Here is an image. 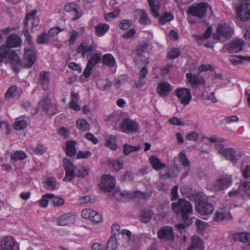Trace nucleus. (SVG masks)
<instances>
[{
    "mask_svg": "<svg viewBox=\"0 0 250 250\" xmlns=\"http://www.w3.org/2000/svg\"><path fill=\"white\" fill-rule=\"evenodd\" d=\"M191 189L188 187H183L180 188L181 194L190 200H195V210L202 215L211 214L214 208L212 204L208 201V198L200 193H190Z\"/></svg>",
    "mask_w": 250,
    "mask_h": 250,
    "instance_id": "1",
    "label": "nucleus"
},
{
    "mask_svg": "<svg viewBox=\"0 0 250 250\" xmlns=\"http://www.w3.org/2000/svg\"><path fill=\"white\" fill-rule=\"evenodd\" d=\"M171 208L173 211L177 215H181L182 220L186 223L193 213V207L191 203L181 198L176 202L172 203Z\"/></svg>",
    "mask_w": 250,
    "mask_h": 250,
    "instance_id": "2",
    "label": "nucleus"
},
{
    "mask_svg": "<svg viewBox=\"0 0 250 250\" xmlns=\"http://www.w3.org/2000/svg\"><path fill=\"white\" fill-rule=\"evenodd\" d=\"M22 33L26 38V42L30 46L29 48H26L24 49L23 65L24 67L30 68L33 65L36 60V49L33 46V42L31 36L29 33L28 28H23Z\"/></svg>",
    "mask_w": 250,
    "mask_h": 250,
    "instance_id": "3",
    "label": "nucleus"
},
{
    "mask_svg": "<svg viewBox=\"0 0 250 250\" xmlns=\"http://www.w3.org/2000/svg\"><path fill=\"white\" fill-rule=\"evenodd\" d=\"M236 15L243 21L250 20V0H242L235 8Z\"/></svg>",
    "mask_w": 250,
    "mask_h": 250,
    "instance_id": "4",
    "label": "nucleus"
},
{
    "mask_svg": "<svg viewBox=\"0 0 250 250\" xmlns=\"http://www.w3.org/2000/svg\"><path fill=\"white\" fill-rule=\"evenodd\" d=\"M208 4L206 2L193 4L188 8V13L199 19L204 17L207 13Z\"/></svg>",
    "mask_w": 250,
    "mask_h": 250,
    "instance_id": "5",
    "label": "nucleus"
},
{
    "mask_svg": "<svg viewBox=\"0 0 250 250\" xmlns=\"http://www.w3.org/2000/svg\"><path fill=\"white\" fill-rule=\"evenodd\" d=\"M115 178L110 175H104L102 176L99 185L100 188L105 192H110L115 188Z\"/></svg>",
    "mask_w": 250,
    "mask_h": 250,
    "instance_id": "6",
    "label": "nucleus"
},
{
    "mask_svg": "<svg viewBox=\"0 0 250 250\" xmlns=\"http://www.w3.org/2000/svg\"><path fill=\"white\" fill-rule=\"evenodd\" d=\"M232 183V179L231 175L223 176L213 183V189L217 191L227 189Z\"/></svg>",
    "mask_w": 250,
    "mask_h": 250,
    "instance_id": "7",
    "label": "nucleus"
},
{
    "mask_svg": "<svg viewBox=\"0 0 250 250\" xmlns=\"http://www.w3.org/2000/svg\"><path fill=\"white\" fill-rule=\"evenodd\" d=\"M174 92L181 103L185 105L188 104L191 99V94L188 88H178L175 90Z\"/></svg>",
    "mask_w": 250,
    "mask_h": 250,
    "instance_id": "8",
    "label": "nucleus"
},
{
    "mask_svg": "<svg viewBox=\"0 0 250 250\" xmlns=\"http://www.w3.org/2000/svg\"><path fill=\"white\" fill-rule=\"evenodd\" d=\"M157 236L159 239L163 241H171L174 238L172 228L167 226L162 227L158 229Z\"/></svg>",
    "mask_w": 250,
    "mask_h": 250,
    "instance_id": "9",
    "label": "nucleus"
},
{
    "mask_svg": "<svg viewBox=\"0 0 250 250\" xmlns=\"http://www.w3.org/2000/svg\"><path fill=\"white\" fill-rule=\"evenodd\" d=\"M120 128L125 133H132L138 131V125L136 122L126 118L124 119Z\"/></svg>",
    "mask_w": 250,
    "mask_h": 250,
    "instance_id": "10",
    "label": "nucleus"
},
{
    "mask_svg": "<svg viewBox=\"0 0 250 250\" xmlns=\"http://www.w3.org/2000/svg\"><path fill=\"white\" fill-rule=\"evenodd\" d=\"M63 166L65 171V176L63 181L70 182L76 176L74 172L75 167L73 164L67 159H63Z\"/></svg>",
    "mask_w": 250,
    "mask_h": 250,
    "instance_id": "11",
    "label": "nucleus"
},
{
    "mask_svg": "<svg viewBox=\"0 0 250 250\" xmlns=\"http://www.w3.org/2000/svg\"><path fill=\"white\" fill-rule=\"evenodd\" d=\"M172 90V86L165 81L159 82L156 89L157 94L162 97H166L168 96Z\"/></svg>",
    "mask_w": 250,
    "mask_h": 250,
    "instance_id": "12",
    "label": "nucleus"
},
{
    "mask_svg": "<svg viewBox=\"0 0 250 250\" xmlns=\"http://www.w3.org/2000/svg\"><path fill=\"white\" fill-rule=\"evenodd\" d=\"M40 104L42 109L47 114L53 115L57 112V109L55 105L51 104V100L48 98H45L42 100Z\"/></svg>",
    "mask_w": 250,
    "mask_h": 250,
    "instance_id": "13",
    "label": "nucleus"
},
{
    "mask_svg": "<svg viewBox=\"0 0 250 250\" xmlns=\"http://www.w3.org/2000/svg\"><path fill=\"white\" fill-rule=\"evenodd\" d=\"M101 60V55L99 53H96L92 56L91 59L88 61L83 73L85 77L88 78L90 76L92 68Z\"/></svg>",
    "mask_w": 250,
    "mask_h": 250,
    "instance_id": "14",
    "label": "nucleus"
},
{
    "mask_svg": "<svg viewBox=\"0 0 250 250\" xmlns=\"http://www.w3.org/2000/svg\"><path fill=\"white\" fill-rule=\"evenodd\" d=\"M96 47V45L94 42L89 45L86 42L83 41L81 42L76 51L78 53H81L83 57H84L85 55L90 54L91 52L94 51Z\"/></svg>",
    "mask_w": 250,
    "mask_h": 250,
    "instance_id": "15",
    "label": "nucleus"
},
{
    "mask_svg": "<svg viewBox=\"0 0 250 250\" xmlns=\"http://www.w3.org/2000/svg\"><path fill=\"white\" fill-rule=\"evenodd\" d=\"M64 9L67 12H73L75 14L72 18L73 21L79 19L82 16L81 8L74 2L67 3L64 6Z\"/></svg>",
    "mask_w": 250,
    "mask_h": 250,
    "instance_id": "16",
    "label": "nucleus"
},
{
    "mask_svg": "<svg viewBox=\"0 0 250 250\" xmlns=\"http://www.w3.org/2000/svg\"><path fill=\"white\" fill-rule=\"evenodd\" d=\"M244 44V41L241 39L233 40L230 43L228 51L230 53L239 52L243 49Z\"/></svg>",
    "mask_w": 250,
    "mask_h": 250,
    "instance_id": "17",
    "label": "nucleus"
},
{
    "mask_svg": "<svg viewBox=\"0 0 250 250\" xmlns=\"http://www.w3.org/2000/svg\"><path fill=\"white\" fill-rule=\"evenodd\" d=\"M8 57L12 67L15 72L18 70V67L21 65V62L16 53L13 50H9Z\"/></svg>",
    "mask_w": 250,
    "mask_h": 250,
    "instance_id": "18",
    "label": "nucleus"
},
{
    "mask_svg": "<svg viewBox=\"0 0 250 250\" xmlns=\"http://www.w3.org/2000/svg\"><path fill=\"white\" fill-rule=\"evenodd\" d=\"M16 242L11 236H4L1 244L0 250H13Z\"/></svg>",
    "mask_w": 250,
    "mask_h": 250,
    "instance_id": "19",
    "label": "nucleus"
},
{
    "mask_svg": "<svg viewBox=\"0 0 250 250\" xmlns=\"http://www.w3.org/2000/svg\"><path fill=\"white\" fill-rule=\"evenodd\" d=\"M216 30L220 36L228 39L230 38L233 33V29L226 24H219Z\"/></svg>",
    "mask_w": 250,
    "mask_h": 250,
    "instance_id": "20",
    "label": "nucleus"
},
{
    "mask_svg": "<svg viewBox=\"0 0 250 250\" xmlns=\"http://www.w3.org/2000/svg\"><path fill=\"white\" fill-rule=\"evenodd\" d=\"M21 38L16 34H11L9 36L5 44L10 49V48L18 47L21 43Z\"/></svg>",
    "mask_w": 250,
    "mask_h": 250,
    "instance_id": "21",
    "label": "nucleus"
},
{
    "mask_svg": "<svg viewBox=\"0 0 250 250\" xmlns=\"http://www.w3.org/2000/svg\"><path fill=\"white\" fill-rule=\"evenodd\" d=\"M204 249V246L201 238L196 235L192 236L191 245L187 250H203Z\"/></svg>",
    "mask_w": 250,
    "mask_h": 250,
    "instance_id": "22",
    "label": "nucleus"
},
{
    "mask_svg": "<svg viewBox=\"0 0 250 250\" xmlns=\"http://www.w3.org/2000/svg\"><path fill=\"white\" fill-rule=\"evenodd\" d=\"M76 142L71 140H68L65 143V153L67 156L72 157L76 154Z\"/></svg>",
    "mask_w": 250,
    "mask_h": 250,
    "instance_id": "23",
    "label": "nucleus"
},
{
    "mask_svg": "<svg viewBox=\"0 0 250 250\" xmlns=\"http://www.w3.org/2000/svg\"><path fill=\"white\" fill-rule=\"evenodd\" d=\"M150 10L151 14L155 17L157 18L159 16V10L160 8V4L158 0H147Z\"/></svg>",
    "mask_w": 250,
    "mask_h": 250,
    "instance_id": "24",
    "label": "nucleus"
},
{
    "mask_svg": "<svg viewBox=\"0 0 250 250\" xmlns=\"http://www.w3.org/2000/svg\"><path fill=\"white\" fill-rule=\"evenodd\" d=\"M223 156L227 159L231 161L233 164L237 162L238 158L235 155V151L232 148H226Z\"/></svg>",
    "mask_w": 250,
    "mask_h": 250,
    "instance_id": "25",
    "label": "nucleus"
},
{
    "mask_svg": "<svg viewBox=\"0 0 250 250\" xmlns=\"http://www.w3.org/2000/svg\"><path fill=\"white\" fill-rule=\"evenodd\" d=\"M186 83L193 89H198L204 87L206 84L205 79H188Z\"/></svg>",
    "mask_w": 250,
    "mask_h": 250,
    "instance_id": "26",
    "label": "nucleus"
},
{
    "mask_svg": "<svg viewBox=\"0 0 250 250\" xmlns=\"http://www.w3.org/2000/svg\"><path fill=\"white\" fill-rule=\"evenodd\" d=\"M149 161L153 168L156 170H159L166 167V165L162 163L161 161L156 156H151L149 158Z\"/></svg>",
    "mask_w": 250,
    "mask_h": 250,
    "instance_id": "27",
    "label": "nucleus"
},
{
    "mask_svg": "<svg viewBox=\"0 0 250 250\" xmlns=\"http://www.w3.org/2000/svg\"><path fill=\"white\" fill-rule=\"evenodd\" d=\"M102 62L104 65L108 67H113L116 63L115 58L111 54H106L104 55Z\"/></svg>",
    "mask_w": 250,
    "mask_h": 250,
    "instance_id": "28",
    "label": "nucleus"
},
{
    "mask_svg": "<svg viewBox=\"0 0 250 250\" xmlns=\"http://www.w3.org/2000/svg\"><path fill=\"white\" fill-rule=\"evenodd\" d=\"M79 100L78 93H75L72 92L71 94V102L70 103V107L75 111H79L81 109V107L77 104Z\"/></svg>",
    "mask_w": 250,
    "mask_h": 250,
    "instance_id": "29",
    "label": "nucleus"
},
{
    "mask_svg": "<svg viewBox=\"0 0 250 250\" xmlns=\"http://www.w3.org/2000/svg\"><path fill=\"white\" fill-rule=\"evenodd\" d=\"M136 13L137 16L140 17L139 22L142 24H147L149 23V18L147 14L144 10H136Z\"/></svg>",
    "mask_w": 250,
    "mask_h": 250,
    "instance_id": "30",
    "label": "nucleus"
},
{
    "mask_svg": "<svg viewBox=\"0 0 250 250\" xmlns=\"http://www.w3.org/2000/svg\"><path fill=\"white\" fill-rule=\"evenodd\" d=\"M96 84L100 89L104 91L109 89L111 86V83L108 79H98Z\"/></svg>",
    "mask_w": 250,
    "mask_h": 250,
    "instance_id": "31",
    "label": "nucleus"
},
{
    "mask_svg": "<svg viewBox=\"0 0 250 250\" xmlns=\"http://www.w3.org/2000/svg\"><path fill=\"white\" fill-rule=\"evenodd\" d=\"M57 181L55 178L49 177L44 183V187L45 189L53 190L56 188Z\"/></svg>",
    "mask_w": 250,
    "mask_h": 250,
    "instance_id": "32",
    "label": "nucleus"
},
{
    "mask_svg": "<svg viewBox=\"0 0 250 250\" xmlns=\"http://www.w3.org/2000/svg\"><path fill=\"white\" fill-rule=\"evenodd\" d=\"M76 221V216L73 213H68L63 215V226L73 225Z\"/></svg>",
    "mask_w": 250,
    "mask_h": 250,
    "instance_id": "33",
    "label": "nucleus"
},
{
    "mask_svg": "<svg viewBox=\"0 0 250 250\" xmlns=\"http://www.w3.org/2000/svg\"><path fill=\"white\" fill-rule=\"evenodd\" d=\"M50 36L44 32L38 37L36 42L39 44H47L50 42Z\"/></svg>",
    "mask_w": 250,
    "mask_h": 250,
    "instance_id": "34",
    "label": "nucleus"
},
{
    "mask_svg": "<svg viewBox=\"0 0 250 250\" xmlns=\"http://www.w3.org/2000/svg\"><path fill=\"white\" fill-rule=\"evenodd\" d=\"M153 215V211L149 209H145L141 212L140 216V221L145 223L149 221Z\"/></svg>",
    "mask_w": 250,
    "mask_h": 250,
    "instance_id": "35",
    "label": "nucleus"
},
{
    "mask_svg": "<svg viewBox=\"0 0 250 250\" xmlns=\"http://www.w3.org/2000/svg\"><path fill=\"white\" fill-rule=\"evenodd\" d=\"M106 145L112 150H115L117 147L116 138L115 135H110L106 137Z\"/></svg>",
    "mask_w": 250,
    "mask_h": 250,
    "instance_id": "36",
    "label": "nucleus"
},
{
    "mask_svg": "<svg viewBox=\"0 0 250 250\" xmlns=\"http://www.w3.org/2000/svg\"><path fill=\"white\" fill-rule=\"evenodd\" d=\"M108 164L109 167H113L116 171H118L122 168L123 162L119 160H109Z\"/></svg>",
    "mask_w": 250,
    "mask_h": 250,
    "instance_id": "37",
    "label": "nucleus"
},
{
    "mask_svg": "<svg viewBox=\"0 0 250 250\" xmlns=\"http://www.w3.org/2000/svg\"><path fill=\"white\" fill-rule=\"evenodd\" d=\"M77 128L83 131H85L89 129V125L84 119H78L76 121Z\"/></svg>",
    "mask_w": 250,
    "mask_h": 250,
    "instance_id": "38",
    "label": "nucleus"
},
{
    "mask_svg": "<svg viewBox=\"0 0 250 250\" xmlns=\"http://www.w3.org/2000/svg\"><path fill=\"white\" fill-rule=\"evenodd\" d=\"M109 29V26L106 24L99 23L95 27V31L99 36H102Z\"/></svg>",
    "mask_w": 250,
    "mask_h": 250,
    "instance_id": "39",
    "label": "nucleus"
},
{
    "mask_svg": "<svg viewBox=\"0 0 250 250\" xmlns=\"http://www.w3.org/2000/svg\"><path fill=\"white\" fill-rule=\"evenodd\" d=\"M54 194L48 193L42 196V198L39 200V205L42 208H46L48 204V199L53 198Z\"/></svg>",
    "mask_w": 250,
    "mask_h": 250,
    "instance_id": "40",
    "label": "nucleus"
},
{
    "mask_svg": "<svg viewBox=\"0 0 250 250\" xmlns=\"http://www.w3.org/2000/svg\"><path fill=\"white\" fill-rule=\"evenodd\" d=\"M120 119L121 117L118 113H113L105 119V121L110 123L114 125H116L120 120Z\"/></svg>",
    "mask_w": 250,
    "mask_h": 250,
    "instance_id": "41",
    "label": "nucleus"
},
{
    "mask_svg": "<svg viewBox=\"0 0 250 250\" xmlns=\"http://www.w3.org/2000/svg\"><path fill=\"white\" fill-rule=\"evenodd\" d=\"M117 248V241L116 237L115 236H113L112 235L106 245V250H116Z\"/></svg>",
    "mask_w": 250,
    "mask_h": 250,
    "instance_id": "42",
    "label": "nucleus"
},
{
    "mask_svg": "<svg viewBox=\"0 0 250 250\" xmlns=\"http://www.w3.org/2000/svg\"><path fill=\"white\" fill-rule=\"evenodd\" d=\"M178 158L180 163L183 167H189L190 166V163L185 153L180 152L178 155Z\"/></svg>",
    "mask_w": 250,
    "mask_h": 250,
    "instance_id": "43",
    "label": "nucleus"
},
{
    "mask_svg": "<svg viewBox=\"0 0 250 250\" xmlns=\"http://www.w3.org/2000/svg\"><path fill=\"white\" fill-rule=\"evenodd\" d=\"M140 148L139 145L137 146H132L128 144L124 145V153L125 155H128L132 152H136L138 151Z\"/></svg>",
    "mask_w": 250,
    "mask_h": 250,
    "instance_id": "44",
    "label": "nucleus"
},
{
    "mask_svg": "<svg viewBox=\"0 0 250 250\" xmlns=\"http://www.w3.org/2000/svg\"><path fill=\"white\" fill-rule=\"evenodd\" d=\"M26 126L27 123L23 120L17 119L13 125V128L16 130L24 129Z\"/></svg>",
    "mask_w": 250,
    "mask_h": 250,
    "instance_id": "45",
    "label": "nucleus"
},
{
    "mask_svg": "<svg viewBox=\"0 0 250 250\" xmlns=\"http://www.w3.org/2000/svg\"><path fill=\"white\" fill-rule=\"evenodd\" d=\"M10 158L13 160H22L26 158V155L22 151H17L11 155Z\"/></svg>",
    "mask_w": 250,
    "mask_h": 250,
    "instance_id": "46",
    "label": "nucleus"
},
{
    "mask_svg": "<svg viewBox=\"0 0 250 250\" xmlns=\"http://www.w3.org/2000/svg\"><path fill=\"white\" fill-rule=\"evenodd\" d=\"M9 48L5 44H2L0 48V63L8 56Z\"/></svg>",
    "mask_w": 250,
    "mask_h": 250,
    "instance_id": "47",
    "label": "nucleus"
},
{
    "mask_svg": "<svg viewBox=\"0 0 250 250\" xmlns=\"http://www.w3.org/2000/svg\"><path fill=\"white\" fill-rule=\"evenodd\" d=\"M246 232H239L233 234L232 239L234 241H239L243 243H246Z\"/></svg>",
    "mask_w": 250,
    "mask_h": 250,
    "instance_id": "48",
    "label": "nucleus"
},
{
    "mask_svg": "<svg viewBox=\"0 0 250 250\" xmlns=\"http://www.w3.org/2000/svg\"><path fill=\"white\" fill-rule=\"evenodd\" d=\"M90 220L95 223H99L102 220V215L97 211L92 210Z\"/></svg>",
    "mask_w": 250,
    "mask_h": 250,
    "instance_id": "49",
    "label": "nucleus"
},
{
    "mask_svg": "<svg viewBox=\"0 0 250 250\" xmlns=\"http://www.w3.org/2000/svg\"><path fill=\"white\" fill-rule=\"evenodd\" d=\"M239 188L244 191L246 194L250 197V182L245 181L242 182L239 185Z\"/></svg>",
    "mask_w": 250,
    "mask_h": 250,
    "instance_id": "50",
    "label": "nucleus"
},
{
    "mask_svg": "<svg viewBox=\"0 0 250 250\" xmlns=\"http://www.w3.org/2000/svg\"><path fill=\"white\" fill-rule=\"evenodd\" d=\"M243 61H246L248 62H250V57H243L242 56H238L237 59H233L231 60V62L234 65L239 64L242 62Z\"/></svg>",
    "mask_w": 250,
    "mask_h": 250,
    "instance_id": "51",
    "label": "nucleus"
},
{
    "mask_svg": "<svg viewBox=\"0 0 250 250\" xmlns=\"http://www.w3.org/2000/svg\"><path fill=\"white\" fill-rule=\"evenodd\" d=\"M34 152L37 154L42 155L47 150V147L42 144H38L36 147L32 149Z\"/></svg>",
    "mask_w": 250,
    "mask_h": 250,
    "instance_id": "52",
    "label": "nucleus"
},
{
    "mask_svg": "<svg viewBox=\"0 0 250 250\" xmlns=\"http://www.w3.org/2000/svg\"><path fill=\"white\" fill-rule=\"evenodd\" d=\"M17 89L16 85H13L10 86L5 94V98L6 99H10V98L15 96V93Z\"/></svg>",
    "mask_w": 250,
    "mask_h": 250,
    "instance_id": "53",
    "label": "nucleus"
},
{
    "mask_svg": "<svg viewBox=\"0 0 250 250\" xmlns=\"http://www.w3.org/2000/svg\"><path fill=\"white\" fill-rule=\"evenodd\" d=\"M173 18V17L171 13H166L164 15L159 18V20L161 24H164L166 22L171 21Z\"/></svg>",
    "mask_w": 250,
    "mask_h": 250,
    "instance_id": "54",
    "label": "nucleus"
},
{
    "mask_svg": "<svg viewBox=\"0 0 250 250\" xmlns=\"http://www.w3.org/2000/svg\"><path fill=\"white\" fill-rule=\"evenodd\" d=\"M135 62L137 64H146L148 62L147 59L142 54L137 53V56L135 58Z\"/></svg>",
    "mask_w": 250,
    "mask_h": 250,
    "instance_id": "55",
    "label": "nucleus"
},
{
    "mask_svg": "<svg viewBox=\"0 0 250 250\" xmlns=\"http://www.w3.org/2000/svg\"><path fill=\"white\" fill-rule=\"evenodd\" d=\"M180 55V51L178 49L172 48L168 52L167 56L170 59L178 58Z\"/></svg>",
    "mask_w": 250,
    "mask_h": 250,
    "instance_id": "56",
    "label": "nucleus"
},
{
    "mask_svg": "<svg viewBox=\"0 0 250 250\" xmlns=\"http://www.w3.org/2000/svg\"><path fill=\"white\" fill-rule=\"evenodd\" d=\"M135 195L137 198L144 200H148L151 196V194L149 193L143 192L139 191H137L135 192Z\"/></svg>",
    "mask_w": 250,
    "mask_h": 250,
    "instance_id": "57",
    "label": "nucleus"
},
{
    "mask_svg": "<svg viewBox=\"0 0 250 250\" xmlns=\"http://www.w3.org/2000/svg\"><path fill=\"white\" fill-rule=\"evenodd\" d=\"M132 22L127 20H123L120 23L119 27L120 29L123 30L127 29L131 25Z\"/></svg>",
    "mask_w": 250,
    "mask_h": 250,
    "instance_id": "58",
    "label": "nucleus"
},
{
    "mask_svg": "<svg viewBox=\"0 0 250 250\" xmlns=\"http://www.w3.org/2000/svg\"><path fill=\"white\" fill-rule=\"evenodd\" d=\"M199 138V134L196 132L193 131L187 134L186 136V139L188 141H196Z\"/></svg>",
    "mask_w": 250,
    "mask_h": 250,
    "instance_id": "59",
    "label": "nucleus"
},
{
    "mask_svg": "<svg viewBox=\"0 0 250 250\" xmlns=\"http://www.w3.org/2000/svg\"><path fill=\"white\" fill-rule=\"evenodd\" d=\"M195 225L197 227L199 232L202 233L205 230L206 223L200 220H197L195 222Z\"/></svg>",
    "mask_w": 250,
    "mask_h": 250,
    "instance_id": "60",
    "label": "nucleus"
},
{
    "mask_svg": "<svg viewBox=\"0 0 250 250\" xmlns=\"http://www.w3.org/2000/svg\"><path fill=\"white\" fill-rule=\"evenodd\" d=\"M91 155V153L88 151H79L77 155V158L78 159H86L89 157Z\"/></svg>",
    "mask_w": 250,
    "mask_h": 250,
    "instance_id": "61",
    "label": "nucleus"
},
{
    "mask_svg": "<svg viewBox=\"0 0 250 250\" xmlns=\"http://www.w3.org/2000/svg\"><path fill=\"white\" fill-rule=\"evenodd\" d=\"M168 122L175 125L183 126L184 125V123L182 122L181 120L176 117H173L168 120Z\"/></svg>",
    "mask_w": 250,
    "mask_h": 250,
    "instance_id": "62",
    "label": "nucleus"
},
{
    "mask_svg": "<svg viewBox=\"0 0 250 250\" xmlns=\"http://www.w3.org/2000/svg\"><path fill=\"white\" fill-rule=\"evenodd\" d=\"M62 29L59 26H55L51 28L48 31V33L50 36L54 37L57 35L60 32H61Z\"/></svg>",
    "mask_w": 250,
    "mask_h": 250,
    "instance_id": "63",
    "label": "nucleus"
},
{
    "mask_svg": "<svg viewBox=\"0 0 250 250\" xmlns=\"http://www.w3.org/2000/svg\"><path fill=\"white\" fill-rule=\"evenodd\" d=\"M178 187L177 186H174V187H173L171 191V200L172 201H176L178 200L177 199L179 197L178 193Z\"/></svg>",
    "mask_w": 250,
    "mask_h": 250,
    "instance_id": "64",
    "label": "nucleus"
}]
</instances>
